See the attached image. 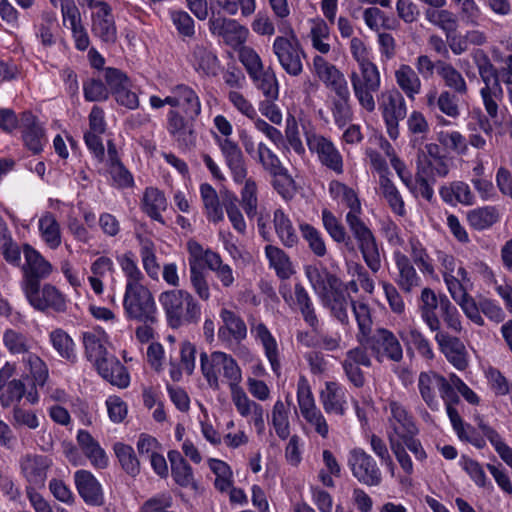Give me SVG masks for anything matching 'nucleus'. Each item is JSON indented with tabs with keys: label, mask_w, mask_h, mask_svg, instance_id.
Here are the masks:
<instances>
[{
	"label": "nucleus",
	"mask_w": 512,
	"mask_h": 512,
	"mask_svg": "<svg viewBox=\"0 0 512 512\" xmlns=\"http://www.w3.org/2000/svg\"><path fill=\"white\" fill-rule=\"evenodd\" d=\"M329 192L334 200L349 208L345 216L346 224L367 268L373 274H377L382 268L380 249L374 233L361 218L362 206L357 193L339 181H332L329 184Z\"/></svg>",
	"instance_id": "obj_1"
},
{
	"label": "nucleus",
	"mask_w": 512,
	"mask_h": 512,
	"mask_svg": "<svg viewBox=\"0 0 512 512\" xmlns=\"http://www.w3.org/2000/svg\"><path fill=\"white\" fill-rule=\"evenodd\" d=\"M350 51L359 66V72L353 71L349 75L354 97L362 111L373 114L377 108L376 97L382 83L380 71L369 60L366 46L360 38L351 39Z\"/></svg>",
	"instance_id": "obj_2"
},
{
	"label": "nucleus",
	"mask_w": 512,
	"mask_h": 512,
	"mask_svg": "<svg viewBox=\"0 0 512 512\" xmlns=\"http://www.w3.org/2000/svg\"><path fill=\"white\" fill-rule=\"evenodd\" d=\"M200 370L208 386L213 390L220 389V377L228 384L231 399L243 391L242 370L237 361L222 351L200 353Z\"/></svg>",
	"instance_id": "obj_3"
},
{
	"label": "nucleus",
	"mask_w": 512,
	"mask_h": 512,
	"mask_svg": "<svg viewBox=\"0 0 512 512\" xmlns=\"http://www.w3.org/2000/svg\"><path fill=\"white\" fill-rule=\"evenodd\" d=\"M159 303L165 313L168 326L172 329L198 324L201 318V305L185 289H171L159 295Z\"/></svg>",
	"instance_id": "obj_4"
},
{
	"label": "nucleus",
	"mask_w": 512,
	"mask_h": 512,
	"mask_svg": "<svg viewBox=\"0 0 512 512\" xmlns=\"http://www.w3.org/2000/svg\"><path fill=\"white\" fill-rule=\"evenodd\" d=\"M2 341L10 354L22 355V363L29 371L34 386L43 387L48 379L49 371L46 363L33 352L34 339L27 333L9 328L3 332Z\"/></svg>",
	"instance_id": "obj_5"
},
{
	"label": "nucleus",
	"mask_w": 512,
	"mask_h": 512,
	"mask_svg": "<svg viewBox=\"0 0 512 512\" xmlns=\"http://www.w3.org/2000/svg\"><path fill=\"white\" fill-rule=\"evenodd\" d=\"M284 35L277 36L272 44V51L282 69L292 77H298L304 70V48L291 25L280 29Z\"/></svg>",
	"instance_id": "obj_6"
},
{
	"label": "nucleus",
	"mask_w": 512,
	"mask_h": 512,
	"mask_svg": "<svg viewBox=\"0 0 512 512\" xmlns=\"http://www.w3.org/2000/svg\"><path fill=\"white\" fill-rule=\"evenodd\" d=\"M473 60L484 86L480 95L487 115L494 119L498 116V101L503 98V88L499 81L498 71L492 64L490 58L483 50H476Z\"/></svg>",
	"instance_id": "obj_7"
},
{
	"label": "nucleus",
	"mask_w": 512,
	"mask_h": 512,
	"mask_svg": "<svg viewBox=\"0 0 512 512\" xmlns=\"http://www.w3.org/2000/svg\"><path fill=\"white\" fill-rule=\"evenodd\" d=\"M123 306L127 316L144 323L157 321V308L152 293L144 285L126 284Z\"/></svg>",
	"instance_id": "obj_8"
},
{
	"label": "nucleus",
	"mask_w": 512,
	"mask_h": 512,
	"mask_svg": "<svg viewBox=\"0 0 512 512\" xmlns=\"http://www.w3.org/2000/svg\"><path fill=\"white\" fill-rule=\"evenodd\" d=\"M297 401L302 417L323 439L328 438L329 425L321 410L316 406L310 384L304 376L297 383Z\"/></svg>",
	"instance_id": "obj_9"
},
{
	"label": "nucleus",
	"mask_w": 512,
	"mask_h": 512,
	"mask_svg": "<svg viewBox=\"0 0 512 512\" xmlns=\"http://www.w3.org/2000/svg\"><path fill=\"white\" fill-rule=\"evenodd\" d=\"M347 465L359 483L369 487H376L382 483L381 469L376 460L363 448L355 447L348 452Z\"/></svg>",
	"instance_id": "obj_10"
},
{
	"label": "nucleus",
	"mask_w": 512,
	"mask_h": 512,
	"mask_svg": "<svg viewBox=\"0 0 512 512\" xmlns=\"http://www.w3.org/2000/svg\"><path fill=\"white\" fill-rule=\"evenodd\" d=\"M24 263L21 265L22 291L40 285V282L46 279L53 270L51 263L46 260L39 251L30 244L22 246Z\"/></svg>",
	"instance_id": "obj_11"
},
{
	"label": "nucleus",
	"mask_w": 512,
	"mask_h": 512,
	"mask_svg": "<svg viewBox=\"0 0 512 512\" xmlns=\"http://www.w3.org/2000/svg\"><path fill=\"white\" fill-rule=\"evenodd\" d=\"M418 389L423 401L432 410H438L439 401L436 391L440 393L443 401L459 402L458 394L452 391L447 379L433 371L421 372L418 377Z\"/></svg>",
	"instance_id": "obj_12"
},
{
	"label": "nucleus",
	"mask_w": 512,
	"mask_h": 512,
	"mask_svg": "<svg viewBox=\"0 0 512 512\" xmlns=\"http://www.w3.org/2000/svg\"><path fill=\"white\" fill-rule=\"evenodd\" d=\"M366 345L378 363H382L385 359L394 363L403 360L402 345L396 335L389 329H376L372 336L366 338Z\"/></svg>",
	"instance_id": "obj_13"
},
{
	"label": "nucleus",
	"mask_w": 512,
	"mask_h": 512,
	"mask_svg": "<svg viewBox=\"0 0 512 512\" xmlns=\"http://www.w3.org/2000/svg\"><path fill=\"white\" fill-rule=\"evenodd\" d=\"M379 110L386 125L388 136L396 140L399 137V123L407 115V105L403 95L397 90L382 93Z\"/></svg>",
	"instance_id": "obj_14"
},
{
	"label": "nucleus",
	"mask_w": 512,
	"mask_h": 512,
	"mask_svg": "<svg viewBox=\"0 0 512 512\" xmlns=\"http://www.w3.org/2000/svg\"><path fill=\"white\" fill-rule=\"evenodd\" d=\"M279 293L290 308L299 310L304 321L312 329H317L319 320L313 301L306 288L300 282L294 285L293 293L288 284H281L279 287Z\"/></svg>",
	"instance_id": "obj_15"
},
{
	"label": "nucleus",
	"mask_w": 512,
	"mask_h": 512,
	"mask_svg": "<svg viewBox=\"0 0 512 512\" xmlns=\"http://www.w3.org/2000/svg\"><path fill=\"white\" fill-rule=\"evenodd\" d=\"M306 143L312 153H316L322 165L337 174L343 173V158L334 143L313 131L305 132Z\"/></svg>",
	"instance_id": "obj_16"
},
{
	"label": "nucleus",
	"mask_w": 512,
	"mask_h": 512,
	"mask_svg": "<svg viewBox=\"0 0 512 512\" xmlns=\"http://www.w3.org/2000/svg\"><path fill=\"white\" fill-rule=\"evenodd\" d=\"M29 304L39 311L51 309L55 312H65L67 309L65 296L52 284L37 285L23 291Z\"/></svg>",
	"instance_id": "obj_17"
},
{
	"label": "nucleus",
	"mask_w": 512,
	"mask_h": 512,
	"mask_svg": "<svg viewBox=\"0 0 512 512\" xmlns=\"http://www.w3.org/2000/svg\"><path fill=\"white\" fill-rule=\"evenodd\" d=\"M188 62L200 77H216L220 71V60L208 42L195 43L188 54Z\"/></svg>",
	"instance_id": "obj_18"
},
{
	"label": "nucleus",
	"mask_w": 512,
	"mask_h": 512,
	"mask_svg": "<svg viewBox=\"0 0 512 512\" xmlns=\"http://www.w3.org/2000/svg\"><path fill=\"white\" fill-rule=\"evenodd\" d=\"M371 365V357L367 348L363 346L349 349L341 361V367L347 380L355 388H362L366 383L365 374L361 367L370 368Z\"/></svg>",
	"instance_id": "obj_19"
},
{
	"label": "nucleus",
	"mask_w": 512,
	"mask_h": 512,
	"mask_svg": "<svg viewBox=\"0 0 512 512\" xmlns=\"http://www.w3.org/2000/svg\"><path fill=\"white\" fill-rule=\"evenodd\" d=\"M214 139L221 151L226 166L231 172L233 181L237 184H242L247 177L248 171L244 154L238 143L230 138H221L218 135H215Z\"/></svg>",
	"instance_id": "obj_20"
},
{
	"label": "nucleus",
	"mask_w": 512,
	"mask_h": 512,
	"mask_svg": "<svg viewBox=\"0 0 512 512\" xmlns=\"http://www.w3.org/2000/svg\"><path fill=\"white\" fill-rule=\"evenodd\" d=\"M387 409L390 411L387 429L389 442H391V437L393 440L401 441V438L405 436L418 434V428L413 417L402 404L397 401H390Z\"/></svg>",
	"instance_id": "obj_21"
},
{
	"label": "nucleus",
	"mask_w": 512,
	"mask_h": 512,
	"mask_svg": "<svg viewBox=\"0 0 512 512\" xmlns=\"http://www.w3.org/2000/svg\"><path fill=\"white\" fill-rule=\"evenodd\" d=\"M323 307L329 310L332 317L343 325L349 324V308L354 301L348 292H345L344 283L340 280L320 297Z\"/></svg>",
	"instance_id": "obj_22"
},
{
	"label": "nucleus",
	"mask_w": 512,
	"mask_h": 512,
	"mask_svg": "<svg viewBox=\"0 0 512 512\" xmlns=\"http://www.w3.org/2000/svg\"><path fill=\"white\" fill-rule=\"evenodd\" d=\"M461 96L450 90L438 92L436 87L430 88L423 97V103L430 112L439 111L441 114L458 119L461 115L459 98Z\"/></svg>",
	"instance_id": "obj_23"
},
{
	"label": "nucleus",
	"mask_w": 512,
	"mask_h": 512,
	"mask_svg": "<svg viewBox=\"0 0 512 512\" xmlns=\"http://www.w3.org/2000/svg\"><path fill=\"white\" fill-rule=\"evenodd\" d=\"M250 331L254 339L261 344L272 371L279 376L281 373V357L276 338L266 324L261 321H251Z\"/></svg>",
	"instance_id": "obj_24"
},
{
	"label": "nucleus",
	"mask_w": 512,
	"mask_h": 512,
	"mask_svg": "<svg viewBox=\"0 0 512 512\" xmlns=\"http://www.w3.org/2000/svg\"><path fill=\"white\" fill-rule=\"evenodd\" d=\"M52 465L49 457L38 454H26L20 459L21 473L31 486L43 487L47 471Z\"/></svg>",
	"instance_id": "obj_25"
},
{
	"label": "nucleus",
	"mask_w": 512,
	"mask_h": 512,
	"mask_svg": "<svg viewBox=\"0 0 512 512\" xmlns=\"http://www.w3.org/2000/svg\"><path fill=\"white\" fill-rule=\"evenodd\" d=\"M74 482L78 494L90 506H101L104 503L103 489L99 481L88 470H77Z\"/></svg>",
	"instance_id": "obj_26"
},
{
	"label": "nucleus",
	"mask_w": 512,
	"mask_h": 512,
	"mask_svg": "<svg viewBox=\"0 0 512 512\" xmlns=\"http://www.w3.org/2000/svg\"><path fill=\"white\" fill-rule=\"evenodd\" d=\"M219 316L222 325L218 329V338L221 341L241 343L247 338V325L239 314L230 309L222 308Z\"/></svg>",
	"instance_id": "obj_27"
},
{
	"label": "nucleus",
	"mask_w": 512,
	"mask_h": 512,
	"mask_svg": "<svg viewBox=\"0 0 512 512\" xmlns=\"http://www.w3.org/2000/svg\"><path fill=\"white\" fill-rule=\"evenodd\" d=\"M440 351L447 360L458 370H464L468 366L467 352L463 342L448 332H438L435 335Z\"/></svg>",
	"instance_id": "obj_28"
},
{
	"label": "nucleus",
	"mask_w": 512,
	"mask_h": 512,
	"mask_svg": "<svg viewBox=\"0 0 512 512\" xmlns=\"http://www.w3.org/2000/svg\"><path fill=\"white\" fill-rule=\"evenodd\" d=\"M393 258L398 271L395 278L396 284L404 293H411L421 285V277L407 255L400 251H395Z\"/></svg>",
	"instance_id": "obj_29"
},
{
	"label": "nucleus",
	"mask_w": 512,
	"mask_h": 512,
	"mask_svg": "<svg viewBox=\"0 0 512 512\" xmlns=\"http://www.w3.org/2000/svg\"><path fill=\"white\" fill-rule=\"evenodd\" d=\"M172 107H182L188 119L194 121L201 114V102L197 93L186 84L171 88Z\"/></svg>",
	"instance_id": "obj_30"
},
{
	"label": "nucleus",
	"mask_w": 512,
	"mask_h": 512,
	"mask_svg": "<svg viewBox=\"0 0 512 512\" xmlns=\"http://www.w3.org/2000/svg\"><path fill=\"white\" fill-rule=\"evenodd\" d=\"M190 119H186L176 110H170L167 115V130L180 147H190L195 144V134Z\"/></svg>",
	"instance_id": "obj_31"
},
{
	"label": "nucleus",
	"mask_w": 512,
	"mask_h": 512,
	"mask_svg": "<svg viewBox=\"0 0 512 512\" xmlns=\"http://www.w3.org/2000/svg\"><path fill=\"white\" fill-rule=\"evenodd\" d=\"M98 373L106 381L119 388L129 385L130 377L125 366L113 354H109L95 365Z\"/></svg>",
	"instance_id": "obj_32"
},
{
	"label": "nucleus",
	"mask_w": 512,
	"mask_h": 512,
	"mask_svg": "<svg viewBox=\"0 0 512 512\" xmlns=\"http://www.w3.org/2000/svg\"><path fill=\"white\" fill-rule=\"evenodd\" d=\"M20 127L26 147L33 153H39L45 142V135L36 116L29 111L23 112L20 118Z\"/></svg>",
	"instance_id": "obj_33"
},
{
	"label": "nucleus",
	"mask_w": 512,
	"mask_h": 512,
	"mask_svg": "<svg viewBox=\"0 0 512 512\" xmlns=\"http://www.w3.org/2000/svg\"><path fill=\"white\" fill-rule=\"evenodd\" d=\"M320 402L328 414L343 416L347 409L346 391L336 382H326L320 392Z\"/></svg>",
	"instance_id": "obj_34"
},
{
	"label": "nucleus",
	"mask_w": 512,
	"mask_h": 512,
	"mask_svg": "<svg viewBox=\"0 0 512 512\" xmlns=\"http://www.w3.org/2000/svg\"><path fill=\"white\" fill-rule=\"evenodd\" d=\"M232 402L237 412L242 417H251V421L253 422L259 434L264 432V409L260 404L251 400L244 390L240 392L238 395H236L232 399Z\"/></svg>",
	"instance_id": "obj_35"
},
{
	"label": "nucleus",
	"mask_w": 512,
	"mask_h": 512,
	"mask_svg": "<svg viewBox=\"0 0 512 512\" xmlns=\"http://www.w3.org/2000/svg\"><path fill=\"white\" fill-rule=\"evenodd\" d=\"M396 84L409 100H415L422 90L418 73L408 64H400L394 72Z\"/></svg>",
	"instance_id": "obj_36"
},
{
	"label": "nucleus",
	"mask_w": 512,
	"mask_h": 512,
	"mask_svg": "<svg viewBox=\"0 0 512 512\" xmlns=\"http://www.w3.org/2000/svg\"><path fill=\"white\" fill-rule=\"evenodd\" d=\"M77 443L95 468L104 469L107 467L108 458L105 451L88 431H78Z\"/></svg>",
	"instance_id": "obj_37"
},
{
	"label": "nucleus",
	"mask_w": 512,
	"mask_h": 512,
	"mask_svg": "<svg viewBox=\"0 0 512 512\" xmlns=\"http://www.w3.org/2000/svg\"><path fill=\"white\" fill-rule=\"evenodd\" d=\"M310 28L307 33V39L311 47L320 53V55H327L331 51L330 41V28L325 20L321 18H314L309 21Z\"/></svg>",
	"instance_id": "obj_38"
},
{
	"label": "nucleus",
	"mask_w": 512,
	"mask_h": 512,
	"mask_svg": "<svg viewBox=\"0 0 512 512\" xmlns=\"http://www.w3.org/2000/svg\"><path fill=\"white\" fill-rule=\"evenodd\" d=\"M442 200L447 204L460 203L471 206L475 203V196L470 186L464 181H453L439 189Z\"/></svg>",
	"instance_id": "obj_39"
},
{
	"label": "nucleus",
	"mask_w": 512,
	"mask_h": 512,
	"mask_svg": "<svg viewBox=\"0 0 512 512\" xmlns=\"http://www.w3.org/2000/svg\"><path fill=\"white\" fill-rule=\"evenodd\" d=\"M142 210L153 220L164 224L162 212L167 208V200L159 189L148 187L145 189L141 201Z\"/></svg>",
	"instance_id": "obj_40"
},
{
	"label": "nucleus",
	"mask_w": 512,
	"mask_h": 512,
	"mask_svg": "<svg viewBox=\"0 0 512 512\" xmlns=\"http://www.w3.org/2000/svg\"><path fill=\"white\" fill-rule=\"evenodd\" d=\"M200 196L207 219L213 223L223 221V203H220L219 196L212 185L208 183H202L200 185Z\"/></svg>",
	"instance_id": "obj_41"
},
{
	"label": "nucleus",
	"mask_w": 512,
	"mask_h": 512,
	"mask_svg": "<svg viewBox=\"0 0 512 512\" xmlns=\"http://www.w3.org/2000/svg\"><path fill=\"white\" fill-rule=\"evenodd\" d=\"M38 228L42 240L51 249H57L61 245V229L55 215L44 212L38 220Z\"/></svg>",
	"instance_id": "obj_42"
},
{
	"label": "nucleus",
	"mask_w": 512,
	"mask_h": 512,
	"mask_svg": "<svg viewBox=\"0 0 512 512\" xmlns=\"http://www.w3.org/2000/svg\"><path fill=\"white\" fill-rule=\"evenodd\" d=\"M321 218L323 226L332 240L344 244L349 251H353V241L340 220L328 209L322 210Z\"/></svg>",
	"instance_id": "obj_43"
},
{
	"label": "nucleus",
	"mask_w": 512,
	"mask_h": 512,
	"mask_svg": "<svg viewBox=\"0 0 512 512\" xmlns=\"http://www.w3.org/2000/svg\"><path fill=\"white\" fill-rule=\"evenodd\" d=\"M438 76L442 79L446 90L460 95L461 97L467 96L468 85L460 71H458L451 63L446 62L439 64Z\"/></svg>",
	"instance_id": "obj_44"
},
{
	"label": "nucleus",
	"mask_w": 512,
	"mask_h": 512,
	"mask_svg": "<svg viewBox=\"0 0 512 512\" xmlns=\"http://www.w3.org/2000/svg\"><path fill=\"white\" fill-rule=\"evenodd\" d=\"M273 224L280 242L287 248L296 246L299 242L296 230L282 209L274 211Z\"/></svg>",
	"instance_id": "obj_45"
},
{
	"label": "nucleus",
	"mask_w": 512,
	"mask_h": 512,
	"mask_svg": "<svg viewBox=\"0 0 512 512\" xmlns=\"http://www.w3.org/2000/svg\"><path fill=\"white\" fill-rule=\"evenodd\" d=\"M305 275L318 297L340 281L335 274L329 272L326 268L319 269L313 265L306 266Z\"/></svg>",
	"instance_id": "obj_46"
},
{
	"label": "nucleus",
	"mask_w": 512,
	"mask_h": 512,
	"mask_svg": "<svg viewBox=\"0 0 512 512\" xmlns=\"http://www.w3.org/2000/svg\"><path fill=\"white\" fill-rule=\"evenodd\" d=\"M290 406L289 401L285 403L278 399L271 411L272 426L276 435L282 440H286L290 436Z\"/></svg>",
	"instance_id": "obj_47"
},
{
	"label": "nucleus",
	"mask_w": 512,
	"mask_h": 512,
	"mask_svg": "<svg viewBox=\"0 0 512 512\" xmlns=\"http://www.w3.org/2000/svg\"><path fill=\"white\" fill-rule=\"evenodd\" d=\"M265 255L269 261V265L281 279H288L293 274V266L289 256L279 247L267 245L265 247Z\"/></svg>",
	"instance_id": "obj_48"
},
{
	"label": "nucleus",
	"mask_w": 512,
	"mask_h": 512,
	"mask_svg": "<svg viewBox=\"0 0 512 512\" xmlns=\"http://www.w3.org/2000/svg\"><path fill=\"white\" fill-rule=\"evenodd\" d=\"M416 172L437 180L446 178L450 173V162L447 156H439L428 160H416Z\"/></svg>",
	"instance_id": "obj_49"
},
{
	"label": "nucleus",
	"mask_w": 512,
	"mask_h": 512,
	"mask_svg": "<svg viewBox=\"0 0 512 512\" xmlns=\"http://www.w3.org/2000/svg\"><path fill=\"white\" fill-rule=\"evenodd\" d=\"M379 193L386 200L392 212L398 216L405 214L404 200L398 188L388 176L379 178Z\"/></svg>",
	"instance_id": "obj_50"
},
{
	"label": "nucleus",
	"mask_w": 512,
	"mask_h": 512,
	"mask_svg": "<svg viewBox=\"0 0 512 512\" xmlns=\"http://www.w3.org/2000/svg\"><path fill=\"white\" fill-rule=\"evenodd\" d=\"M467 221L473 229L485 230L499 221V212L494 206L478 207L467 213Z\"/></svg>",
	"instance_id": "obj_51"
},
{
	"label": "nucleus",
	"mask_w": 512,
	"mask_h": 512,
	"mask_svg": "<svg viewBox=\"0 0 512 512\" xmlns=\"http://www.w3.org/2000/svg\"><path fill=\"white\" fill-rule=\"evenodd\" d=\"M243 187L240 191V200L238 204L242 206L249 219L258 215V185L252 178H245Z\"/></svg>",
	"instance_id": "obj_52"
},
{
	"label": "nucleus",
	"mask_w": 512,
	"mask_h": 512,
	"mask_svg": "<svg viewBox=\"0 0 512 512\" xmlns=\"http://www.w3.org/2000/svg\"><path fill=\"white\" fill-rule=\"evenodd\" d=\"M82 338L85 355L89 361L94 363V365L110 354L106 349L103 336L99 333H96L95 331L84 332Z\"/></svg>",
	"instance_id": "obj_53"
},
{
	"label": "nucleus",
	"mask_w": 512,
	"mask_h": 512,
	"mask_svg": "<svg viewBox=\"0 0 512 512\" xmlns=\"http://www.w3.org/2000/svg\"><path fill=\"white\" fill-rule=\"evenodd\" d=\"M253 83L268 101H274L279 95V85L276 74L271 67L251 77Z\"/></svg>",
	"instance_id": "obj_54"
},
{
	"label": "nucleus",
	"mask_w": 512,
	"mask_h": 512,
	"mask_svg": "<svg viewBox=\"0 0 512 512\" xmlns=\"http://www.w3.org/2000/svg\"><path fill=\"white\" fill-rule=\"evenodd\" d=\"M351 308L356 319L359 332L357 338L362 342L361 338H367L372 330L373 320L370 306L360 300L351 301Z\"/></svg>",
	"instance_id": "obj_55"
},
{
	"label": "nucleus",
	"mask_w": 512,
	"mask_h": 512,
	"mask_svg": "<svg viewBox=\"0 0 512 512\" xmlns=\"http://www.w3.org/2000/svg\"><path fill=\"white\" fill-rule=\"evenodd\" d=\"M483 435L489 440L500 458L512 468V448H510L501 438L499 433L484 423L482 420L478 423Z\"/></svg>",
	"instance_id": "obj_56"
},
{
	"label": "nucleus",
	"mask_w": 512,
	"mask_h": 512,
	"mask_svg": "<svg viewBox=\"0 0 512 512\" xmlns=\"http://www.w3.org/2000/svg\"><path fill=\"white\" fill-rule=\"evenodd\" d=\"M223 207L234 230L244 235L247 230V224L239 208L237 196L233 193H227L223 197Z\"/></svg>",
	"instance_id": "obj_57"
},
{
	"label": "nucleus",
	"mask_w": 512,
	"mask_h": 512,
	"mask_svg": "<svg viewBox=\"0 0 512 512\" xmlns=\"http://www.w3.org/2000/svg\"><path fill=\"white\" fill-rule=\"evenodd\" d=\"M312 69L313 73L326 87L343 75L335 65L329 63L321 55H315L313 57Z\"/></svg>",
	"instance_id": "obj_58"
},
{
	"label": "nucleus",
	"mask_w": 512,
	"mask_h": 512,
	"mask_svg": "<svg viewBox=\"0 0 512 512\" xmlns=\"http://www.w3.org/2000/svg\"><path fill=\"white\" fill-rule=\"evenodd\" d=\"M50 341L58 354L70 362L76 361L75 345L71 337L62 329L50 333Z\"/></svg>",
	"instance_id": "obj_59"
},
{
	"label": "nucleus",
	"mask_w": 512,
	"mask_h": 512,
	"mask_svg": "<svg viewBox=\"0 0 512 512\" xmlns=\"http://www.w3.org/2000/svg\"><path fill=\"white\" fill-rule=\"evenodd\" d=\"M114 452L118 458L121 467L127 474L133 477L139 474L140 463L131 446L120 442L115 443Z\"/></svg>",
	"instance_id": "obj_60"
},
{
	"label": "nucleus",
	"mask_w": 512,
	"mask_h": 512,
	"mask_svg": "<svg viewBox=\"0 0 512 512\" xmlns=\"http://www.w3.org/2000/svg\"><path fill=\"white\" fill-rule=\"evenodd\" d=\"M303 239L307 242L309 249L317 257H324L327 254V247L322 233L308 223L300 225Z\"/></svg>",
	"instance_id": "obj_61"
},
{
	"label": "nucleus",
	"mask_w": 512,
	"mask_h": 512,
	"mask_svg": "<svg viewBox=\"0 0 512 512\" xmlns=\"http://www.w3.org/2000/svg\"><path fill=\"white\" fill-rule=\"evenodd\" d=\"M439 306L441 317L447 328L460 334L463 331L461 315L457 307L448 299L446 295L440 296Z\"/></svg>",
	"instance_id": "obj_62"
},
{
	"label": "nucleus",
	"mask_w": 512,
	"mask_h": 512,
	"mask_svg": "<svg viewBox=\"0 0 512 512\" xmlns=\"http://www.w3.org/2000/svg\"><path fill=\"white\" fill-rule=\"evenodd\" d=\"M208 269L215 273L224 288L231 287L235 282L232 268L223 262L219 253L208 254Z\"/></svg>",
	"instance_id": "obj_63"
},
{
	"label": "nucleus",
	"mask_w": 512,
	"mask_h": 512,
	"mask_svg": "<svg viewBox=\"0 0 512 512\" xmlns=\"http://www.w3.org/2000/svg\"><path fill=\"white\" fill-rule=\"evenodd\" d=\"M56 17L53 12H43L41 22L36 26V37L44 47H51L56 43L54 30Z\"/></svg>",
	"instance_id": "obj_64"
}]
</instances>
